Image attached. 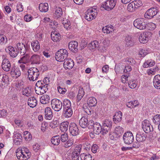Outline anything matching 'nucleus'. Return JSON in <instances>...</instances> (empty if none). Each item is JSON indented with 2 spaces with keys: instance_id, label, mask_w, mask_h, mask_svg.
I'll return each instance as SVG.
<instances>
[{
  "instance_id": "1",
  "label": "nucleus",
  "mask_w": 160,
  "mask_h": 160,
  "mask_svg": "<svg viewBox=\"0 0 160 160\" xmlns=\"http://www.w3.org/2000/svg\"><path fill=\"white\" fill-rule=\"evenodd\" d=\"M48 87L42 83V81H38L36 84L35 90L36 93L38 95H42L46 92Z\"/></svg>"
},
{
  "instance_id": "2",
  "label": "nucleus",
  "mask_w": 160,
  "mask_h": 160,
  "mask_svg": "<svg viewBox=\"0 0 160 160\" xmlns=\"http://www.w3.org/2000/svg\"><path fill=\"white\" fill-rule=\"evenodd\" d=\"M28 79L32 81L37 80L39 75V70L35 67H32L28 69Z\"/></svg>"
},
{
  "instance_id": "3",
  "label": "nucleus",
  "mask_w": 160,
  "mask_h": 160,
  "mask_svg": "<svg viewBox=\"0 0 160 160\" xmlns=\"http://www.w3.org/2000/svg\"><path fill=\"white\" fill-rule=\"evenodd\" d=\"M68 55V52L66 49H60L56 53L55 58L57 61L63 62L67 58Z\"/></svg>"
},
{
  "instance_id": "4",
  "label": "nucleus",
  "mask_w": 160,
  "mask_h": 160,
  "mask_svg": "<svg viewBox=\"0 0 160 160\" xmlns=\"http://www.w3.org/2000/svg\"><path fill=\"white\" fill-rule=\"evenodd\" d=\"M143 18H138L135 19L133 22V25L136 28L141 30L146 28L147 23Z\"/></svg>"
},
{
  "instance_id": "5",
  "label": "nucleus",
  "mask_w": 160,
  "mask_h": 160,
  "mask_svg": "<svg viewBox=\"0 0 160 160\" xmlns=\"http://www.w3.org/2000/svg\"><path fill=\"white\" fill-rule=\"evenodd\" d=\"M116 4L115 0H107L102 3L100 8L104 9L105 10H111L115 7Z\"/></svg>"
},
{
  "instance_id": "6",
  "label": "nucleus",
  "mask_w": 160,
  "mask_h": 160,
  "mask_svg": "<svg viewBox=\"0 0 160 160\" xmlns=\"http://www.w3.org/2000/svg\"><path fill=\"white\" fill-rule=\"evenodd\" d=\"M51 106L55 111L59 112L62 108V103L59 100L54 98L51 100Z\"/></svg>"
},
{
  "instance_id": "7",
  "label": "nucleus",
  "mask_w": 160,
  "mask_h": 160,
  "mask_svg": "<svg viewBox=\"0 0 160 160\" xmlns=\"http://www.w3.org/2000/svg\"><path fill=\"white\" fill-rule=\"evenodd\" d=\"M123 140L126 144H131L134 140V137L132 133L130 132H125L123 135Z\"/></svg>"
},
{
  "instance_id": "8",
  "label": "nucleus",
  "mask_w": 160,
  "mask_h": 160,
  "mask_svg": "<svg viewBox=\"0 0 160 160\" xmlns=\"http://www.w3.org/2000/svg\"><path fill=\"white\" fill-rule=\"evenodd\" d=\"M152 33L150 32H146L142 33L139 38L140 42L142 43H147L151 37Z\"/></svg>"
},
{
  "instance_id": "9",
  "label": "nucleus",
  "mask_w": 160,
  "mask_h": 160,
  "mask_svg": "<svg viewBox=\"0 0 160 160\" xmlns=\"http://www.w3.org/2000/svg\"><path fill=\"white\" fill-rule=\"evenodd\" d=\"M18 51L22 55L25 54L26 51L28 50L29 48V46L27 44H24L22 43H18L17 44Z\"/></svg>"
},
{
  "instance_id": "10",
  "label": "nucleus",
  "mask_w": 160,
  "mask_h": 160,
  "mask_svg": "<svg viewBox=\"0 0 160 160\" xmlns=\"http://www.w3.org/2000/svg\"><path fill=\"white\" fill-rule=\"evenodd\" d=\"M142 128L143 131L146 133H148L153 131V129L152 126L150 124L148 120L146 119L142 122Z\"/></svg>"
},
{
  "instance_id": "11",
  "label": "nucleus",
  "mask_w": 160,
  "mask_h": 160,
  "mask_svg": "<svg viewBox=\"0 0 160 160\" xmlns=\"http://www.w3.org/2000/svg\"><path fill=\"white\" fill-rule=\"evenodd\" d=\"M69 130L70 134L73 136H76L79 133L78 126L74 123H70L69 125Z\"/></svg>"
},
{
  "instance_id": "12",
  "label": "nucleus",
  "mask_w": 160,
  "mask_h": 160,
  "mask_svg": "<svg viewBox=\"0 0 160 160\" xmlns=\"http://www.w3.org/2000/svg\"><path fill=\"white\" fill-rule=\"evenodd\" d=\"M2 69L6 72H8L10 69L11 63L9 60L6 58H5L2 61Z\"/></svg>"
},
{
  "instance_id": "13",
  "label": "nucleus",
  "mask_w": 160,
  "mask_h": 160,
  "mask_svg": "<svg viewBox=\"0 0 160 160\" xmlns=\"http://www.w3.org/2000/svg\"><path fill=\"white\" fill-rule=\"evenodd\" d=\"M63 65L66 69H70L74 66V62L71 58H67L65 60Z\"/></svg>"
},
{
  "instance_id": "14",
  "label": "nucleus",
  "mask_w": 160,
  "mask_h": 160,
  "mask_svg": "<svg viewBox=\"0 0 160 160\" xmlns=\"http://www.w3.org/2000/svg\"><path fill=\"white\" fill-rule=\"evenodd\" d=\"M44 118L47 120H51L53 117L52 113L51 108L47 107L44 110Z\"/></svg>"
},
{
  "instance_id": "15",
  "label": "nucleus",
  "mask_w": 160,
  "mask_h": 160,
  "mask_svg": "<svg viewBox=\"0 0 160 160\" xmlns=\"http://www.w3.org/2000/svg\"><path fill=\"white\" fill-rule=\"evenodd\" d=\"M78 42L75 41H73L70 42L68 44V48L72 52H77L78 51Z\"/></svg>"
},
{
  "instance_id": "16",
  "label": "nucleus",
  "mask_w": 160,
  "mask_h": 160,
  "mask_svg": "<svg viewBox=\"0 0 160 160\" xmlns=\"http://www.w3.org/2000/svg\"><path fill=\"white\" fill-rule=\"evenodd\" d=\"M7 48L9 51V54L11 57L13 58L17 57L19 52L17 49L11 46L8 47Z\"/></svg>"
},
{
  "instance_id": "17",
  "label": "nucleus",
  "mask_w": 160,
  "mask_h": 160,
  "mask_svg": "<svg viewBox=\"0 0 160 160\" xmlns=\"http://www.w3.org/2000/svg\"><path fill=\"white\" fill-rule=\"evenodd\" d=\"M79 123L80 126L83 128H85L88 126L89 122L88 118L85 117H82L79 120Z\"/></svg>"
},
{
  "instance_id": "18",
  "label": "nucleus",
  "mask_w": 160,
  "mask_h": 160,
  "mask_svg": "<svg viewBox=\"0 0 160 160\" xmlns=\"http://www.w3.org/2000/svg\"><path fill=\"white\" fill-rule=\"evenodd\" d=\"M153 82L155 88L160 89V75L158 74L154 76Z\"/></svg>"
},
{
  "instance_id": "19",
  "label": "nucleus",
  "mask_w": 160,
  "mask_h": 160,
  "mask_svg": "<svg viewBox=\"0 0 160 160\" xmlns=\"http://www.w3.org/2000/svg\"><path fill=\"white\" fill-rule=\"evenodd\" d=\"M96 12H95L94 13H93V11H90L89 12L87 11L84 16L85 18L88 21H90L95 18L96 15Z\"/></svg>"
},
{
  "instance_id": "20",
  "label": "nucleus",
  "mask_w": 160,
  "mask_h": 160,
  "mask_svg": "<svg viewBox=\"0 0 160 160\" xmlns=\"http://www.w3.org/2000/svg\"><path fill=\"white\" fill-rule=\"evenodd\" d=\"M11 74L12 77L17 78L21 75V72L18 68L13 67L12 68Z\"/></svg>"
},
{
  "instance_id": "21",
  "label": "nucleus",
  "mask_w": 160,
  "mask_h": 160,
  "mask_svg": "<svg viewBox=\"0 0 160 160\" xmlns=\"http://www.w3.org/2000/svg\"><path fill=\"white\" fill-rule=\"evenodd\" d=\"M40 58L39 55L34 54L32 55L30 59V62L31 64H38L40 63Z\"/></svg>"
},
{
  "instance_id": "22",
  "label": "nucleus",
  "mask_w": 160,
  "mask_h": 160,
  "mask_svg": "<svg viewBox=\"0 0 160 160\" xmlns=\"http://www.w3.org/2000/svg\"><path fill=\"white\" fill-rule=\"evenodd\" d=\"M147 135L143 133L138 132L136 135V139L138 142H142L145 140Z\"/></svg>"
},
{
  "instance_id": "23",
  "label": "nucleus",
  "mask_w": 160,
  "mask_h": 160,
  "mask_svg": "<svg viewBox=\"0 0 160 160\" xmlns=\"http://www.w3.org/2000/svg\"><path fill=\"white\" fill-rule=\"evenodd\" d=\"M8 77L7 75L2 74L0 76V85L2 86L8 84Z\"/></svg>"
},
{
  "instance_id": "24",
  "label": "nucleus",
  "mask_w": 160,
  "mask_h": 160,
  "mask_svg": "<svg viewBox=\"0 0 160 160\" xmlns=\"http://www.w3.org/2000/svg\"><path fill=\"white\" fill-rule=\"evenodd\" d=\"M51 36L52 39L53 41L57 42L60 40L61 38L60 34L57 32H52Z\"/></svg>"
},
{
  "instance_id": "25",
  "label": "nucleus",
  "mask_w": 160,
  "mask_h": 160,
  "mask_svg": "<svg viewBox=\"0 0 160 160\" xmlns=\"http://www.w3.org/2000/svg\"><path fill=\"white\" fill-rule=\"evenodd\" d=\"M93 124V130L97 134H99L101 133L102 134V126L100 125L99 123H95Z\"/></svg>"
},
{
  "instance_id": "26",
  "label": "nucleus",
  "mask_w": 160,
  "mask_h": 160,
  "mask_svg": "<svg viewBox=\"0 0 160 160\" xmlns=\"http://www.w3.org/2000/svg\"><path fill=\"white\" fill-rule=\"evenodd\" d=\"M28 105L31 108L35 107L37 104V101L35 98L31 97L28 99Z\"/></svg>"
},
{
  "instance_id": "27",
  "label": "nucleus",
  "mask_w": 160,
  "mask_h": 160,
  "mask_svg": "<svg viewBox=\"0 0 160 160\" xmlns=\"http://www.w3.org/2000/svg\"><path fill=\"white\" fill-rule=\"evenodd\" d=\"M122 114L121 111L116 112L113 116V119L115 123L119 122L122 120Z\"/></svg>"
},
{
  "instance_id": "28",
  "label": "nucleus",
  "mask_w": 160,
  "mask_h": 160,
  "mask_svg": "<svg viewBox=\"0 0 160 160\" xmlns=\"http://www.w3.org/2000/svg\"><path fill=\"white\" fill-rule=\"evenodd\" d=\"M63 112L65 118H68L70 117L73 113L72 108H68L63 109Z\"/></svg>"
},
{
  "instance_id": "29",
  "label": "nucleus",
  "mask_w": 160,
  "mask_h": 160,
  "mask_svg": "<svg viewBox=\"0 0 160 160\" xmlns=\"http://www.w3.org/2000/svg\"><path fill=\"white\" fill-rule=\"evenodd\" d=\"M123 132L124 129L122 127L120 126H118L115 128L114 136H116L117 135V136L119 138L123 133Z\"/></svg>"
},
{
  "instance_id": "30",
  "label": "nucleus",
  "mask_w": 160,
  "mask_h": 160,
  "mask_svg": "<svg viewBox=\"0 0 160 160\" xmlns=\"http://www.w3.org/2000/svg\"><path fill=\"white\" fill-rule=\"evenodd\" d=\"M139 104V103L138 100H134L127 102L126 104V106L128 108L131 109L138 106Z\"/></svg>"
},
{
  "instance_id": "31",
  "label": "nucleus",
  "mask_w": 160,
  "mask_h": 160,
  "mask_svg": "<svg viewBox=\"0 0 160 160\" xmlns=\"http://www.w3.org/2000/svg\"><path fill=\"white\" fill-rule=\"evenodd\" d=\"M50 97L47 95H44L40 98V102L42 104H46L49 102Z\"/></svg>"
},
{
  "instance_id": "32",
  "label": "nucleus",
  "mask_w": 160,
  "mask_h": 160,
  "mask_svg": "<svg viewBox=\"0 0 160 160\" xmlns=\"http://www.w3.org/2000/svg\"><path fill=\"white\" fill-rule=\"evenodd\" d=\"M69 122L68 121L64 122L61 123L60 125V128L62 132H65L68 129Z\"/></svg>"
},
{
  "instance_id": "33",
  "label": "nucleus",
  "mask_w": 160,
  "mask_h": 160,
  "mask_svg": "<svg viewBox=\"0 0 160 160\" xmlns=\"http://www.w3.org/2000/svg\"><path fill=\"white\" fill-rule=\"evenodd\" d=\"M60 137L59 135L53 137L51 139L52 143L54 145H58L60 143Z\"/></svg>"
},
{
  "instance_id": "34",
  "label": "nucleus",
  "mask_w": 160,
  "mask_h": 160,
  "mask_svg": "<svg viewBox=\"0 0 160 160\" xmlns=\"http://www.w3.org/2000/svg\"><path fill=\"white\" fill-rule=\"evenodd\" d=\"M30 56L28 54H26L24 56L22 57L18 62L20 63L26 64L30 61Z\"/></svg>"
},
{
  "instance_id": "35",
  "label": "nucleus",
  "mask_w": 160,
  "mask_h": 160,
  "mask_svg": "<svg viewBox=\"0 0 160 160\" xmlns=\"http://www.w3.org/2000/svg\"><path fill=\"white\" fill-rule=\"evenodd\" d=\"M31 46L34 52H37L40 49V44L38 41H36L31 43Z\"/></svg>"
},
{
  "instance_id": "36",
  "label": "nucleus",
  "mask_w": 160,
  "mask_h": 160,
  "mask_svg": "<svg viewBox=\"0 0 160 160\" xmlns=\"http://www.w3.org/2000/svg\"><path fill=\"white\" fill-rule=\"evenodd\" d=\"M125 41L126 44L128 46H132L134 44V42L133 39L130 36H126Z\"/></svg>"
},
{
  "instance_id": "37",
  "label": "nucleus",
  "mask_w": 160,
  "mask_h": 160,
  "mask_svg": "<svg viewBox=\"0 0 160 160\" xmlns=\"http://www.w3.org/2000/svg\"><path fill=\"white\" fill-rule=\"evenodd\" d=\"M87 104L90 107H94L97 103V101L95 98L94 97H91L88 99Z\"/></svg>"
},
{
  "instance_id": "38",
  "label": "nucleus",
  "mask_w": 160,
  "mask_h": 160,
  "mask_svg": "<svg viewBox=\"0 0 160 160\" xmlns=\"http://www.w3.org/2000/svg\"><path fill=\"white\" fill-rule=\"evenodd\" d=\"M155 63L154 61L152 59H149L144 62L143 65V67L144 68H147L153 66Z\"/></svg>"
},
{
  "instance_id": "39",
  "label": "nucleus",
  "mask_w": 160,
  "mask_h": 160,
  "mask_svg": "<svg viewBox=\"0 0 160 160\" xmlns=\"http://www.w3.org/2000/svg\"><path fill=\"white\" fill-rule=\"evenodd\" d=\"M113 28V26L112 25H108L105 28L103 27L102 28V30L104 33H110L112 32V30Z\"/></svg>"
},
{
  "instance_id": "40",
  "label": "nucleus",
  "mask_w": 160,
  "mask_h": 160,
  "mask_svg": "<svg viewBox=\"0 0 160 160\" xmlns=\"http://www.w3.org/2000/svg\"><path fill=\"white\" fill-rule=\"evenodd\" d=\"M99 43L97 40L92 42L88 44V47H91L92 49L97 48L99 49Z\"/></svg>"
},
{
  "instance_id": "41",
  "label": "nucleus",
  "mask_w": 160,
  "mask_h": 160,
  "mask_svg": "<svg viewBox=\"0 0 160 160\" xmlns=\"http://www.w3.org/2000/svg\"><path fill=\"white\" fill-rule=\"evenodd\" d=\"M8 38L4 34H0V45H2L7 43Z\"/></svg>"
},
{
  "instance_id": "42",
  "label": "nucleus",
  "mask_w": 160,
  "mask_h": 160,
  "mask_svg": "<svg viewBox=\"0 0 160 160\" xmlns=\"http://www.w3.org/2000/svg\"><path fill=\"white\" fill-rule=\"evenodd\" d=\"M80 158L81 160H92V157L90 154H86L84 153H83L81 154Z\"/></svg>"
},
{
  "instance_id": "43",
  "label": "nucleus",
  "mask_w": 160,
  "mask_h": 160,
  "mask_svg": "<svg viewBox=\"0 0 160 160\" xmlns=\"http://www.w3.org/2000/svg\"><path fill=\"white\" fill-rule=\"evenodd\" d=\"M71 105V102L69 100L66 99L63 101V109L68 108H72Z\"/></svg>"
},
{
  "instance_id": "44",
  "label": "nucleus",
  "mask_w": 160,
  "mask_h": 160,
  "mask_svg": "<svg viewBox=\"0 0 160 160\" xmlns=\"http://www.w3.org/2000/svg\"><path fill=\"white\" fill-rule=\"evenodd\" d=\"M22 94L27 97L30 96L32 94V91L29 88H26L23 90Z\"/></svg>"
},
{
  "instance_id": "45",
  "label": "nucleus",
  "mask_w": 160,
  "mask_h": 160,
  "mask_svg": "<svg viewBox=\"0 0 160 160\" xmlns=\"http://www.w3.org/2000/svg\"><path fill=\"white\" fill-rule=\"evenodd\" d=\"M112 122L109 119H106L103 121L102 125L109 127V128H111L112 126Z\"/></svg>"
},
{
  "instance_id": "46",
  "label": "nucleus",
  "mask_w": 160,
  "mask_h": 160,
  "mask_svg": "<svg viewBox=\"0 0 160 160\" xmlns=\"http://www.w3.org/2000/svg\"><path fill=\"white\" fill-rule=\"evenodd\" d=\"M39 10H48V5L47 3H41L39 4L38 7Z\"/></svg>"
},
{
  "instance_id": "47",
  "label": "nucleus",
  "mask_w": 160,
  "mask_h": 160,
  "mask_svg": "<svg viewBox=\"0 0 160 160\" xmlns=\"http://www.w3.org/2000/svg\"><path fill=\"white\" fill-rule=\"evenodd\" d=\"M102 135H105L109 132H110L111 129V128H109L108 127L104 126L103 125H102Z\"/></svg>"
},
{
  "instance_id": "48",
  "label": "nucleus",
  "mask_w": 160,
  "mask_h": 160,
  "mask_svg": "<svg viewBox=\"0 0 160 160\" xmlns=\"http://www.w3.org/2000/svg\"><path fill=\"white\" fill-rule=\"evenodd\" d=\"M152 11H147L144 15L145 18L148 19L152 18L154 16Z\"/></svg>"
},
{
  "instance_id": "49",
  "label": "nucleus",
  "mask_w": 160,
  "mask_h": 160,
  "mask_svg": "<svg viewBox=\"0 0 160 160\" xmlns=\"http://www.w3.org/2000/svg\"><path fill=\"white\" fill-rule=\"evenodd\" d=\"M153 122L156 124L158 125L160 123V115H155L153 118Z\"/></svg>"
},
{
  "instance_id": "50",
  "label": "nucleus",
  "mask_w": 160,
  "mask_h": 160,
  "mask_svg": "<svg viewBox=\"0 0 160 160\" xmlns=\"http://www.w3.org/2000/svg\"><path fill=\"white\" fill-rule=\"evenodd\" d=\"M79 153L73 152L72 154V160H79Z\"/></svg>"
},
{
  "instance_id": "51",
  "label": "nucleus",
  "mask_w": 160,
  "mask_h": 160,
  "mask_svg": "<svg viewBox=\"0 0 160 160\" xmlns=\"http://www.w3.org/2000/svg\"><path fill=\"white\" fill-rule=\"evenodd\" d=\"M60 137L61 141L62 142H65L68 140V135L67 133H64V134H62Z\"/></svg>"
},
{
  "instance_id": "52",
  "label": "nucleus",
  "mask_w": 160,
  "mask_h": 160,
  "mask_svg": "<svg viewBox=\"0 0 160 160\" xmlns=\"http://www.w3.org/2000/svg\"><path fill=\"white\" fill-rule=\"evenodd\" d=\"M73 143V141L71 139H69L65 143L64 147L65 148H68L72 146Z\"/></svg>"
},
{
  "instance_id": "53",
  "label": "nucleus",
  "mask_w": 160,
  "mask_h": 160,
  "mask_svg": "<svg viewBox=\"0 0 160 160\" xmlns=\"http://www.w3.org/2000/svg\"><path fill=\"white\" fill-rule=\"evenodd\" d=\"M132 68L131 66L129 65H127L126 66L125 69H124V73H126V75H129V72L132 70Z\"/></svg>"
},
{
  "instance_id": "54",
  "label": "nucleus",
  "mask_w": 160,
  "mask_h": 160,
  "mask_svg": "<svg viewBox=\"0 0 160 160\" xmlns=\"http://www.w3.org/2000/svg\"><path fill=\"white\" fill-rule=\"evenodd\" d=\"M62 11H55V12L54 13V16L57 18L61 17L62 14Z\"/></svg>"
},
{
  "instance_id": "55",
  "label": "nucleus",
  "mask_w": 160,
  "mask_h": 160,
  "mask_svg": "<svg viewBox=\"0 0 160 160\" xmlns=\"http://www.w3.org/2000/svg\"><path fill=\"white\" fill-rule=\"evenodd\" d=\"M147 26L149 28V30H152L154 29L156 27V25L154 23L152 22H150L148 23H147Z\"/></svg>"
},
{
  "instance_id": "56",
  "label": "nucleus",
  "mask_w": 160,
  "mask_h": 160,
  "mask_svg": "<svg viewBox=\"0 0 160 160\" xmlns=\"http://www.w3.org/2000/svg\"><path fill=\"white\" fill-rule=\"evenodd\" d=\"M128 84L129 87L132 89L134 88L137 86V83L135 82H133V81H129Z\"/></svg>"
},
{
  "instance_id": "57",
  "label": "nucleus",
  "mask_w": 160,
  "mask_h": 160,
  "mask_svg": "<svg viewBox=\"0 0 160 160\" xmlns=\"http://www.w3.org/2000/svg\"><path fill=\"white\" fill-rule=\"evenodd\" d=\"M28 153H23L22 155V160H26L30 157V152H28Z\"/></svg>"
},
{
  "instance_id": "58",
  "label": "nucleus",
  "mask_w": 160,
  "mask_h": 160,
  "mask_svg": "<svg viewBox=\"0 0 160 160\" xmlns=\"http://www.w3.org/2000/svg\"><path fill=\"white\" fill-rule=\"evenodd\" d=\"M62 24L65 28L66 29H68V28H70L69 26L71 25L70 22L69 21H68L67 20L66 21H63Z\"/></svg>"
},
{
  "instance_id": "59",
  "label": "nucleus",
  "mask_w": 160,
  "mask_h": 160,
  "mask_svg": "<svg viewBox=\"0 0 160 160\" xmlns=\"http://www.w3.org/2000/svg\"><path fill=\"white\" fill-rule=\"evenodd\" d=\"M58 92L62 94H64L67 91L66 89L62 88L60 86L58 87Z\"/></svg>"
},
{
  "instance_id": "60",
  "label": "nucleus",
  "mask_w": 160,
  "mask_h": 160,
  "mask_svg": "<svg viewBox=\"0 0 160 160\" xmlns=\"http://www.w3.org/2000/svg\"><path fill=\"white\" fill-rule=\"evenodd\" d=\"M147 54V53L145 50L141 49L139 51V54L141 57H144Z\"/></svg>"
},
{
  "instance_id": "61",
  "label": "nucleus",
  "mask_w": 160,
  "mask_h": 160,
  "mask_svg": "<svg viewBox=\"0 0 160 160\" xmlns=\"http://www.w3.org/2000/svg\"><path fill=\"white\" fill-rule=\"evenodd\" d=\"M23 152L21 151L20 152H16V155L18 158L20 160H22V155L23 154Z\"/></svg>"
},
{
  "instance_id": "62",
  "label": "nucleus",
  "mask_w": 160,
  "mask_h": 160,
  "mask_svg": "<svg viewBox=\"0 0 160 160\" xmlns=\"http://www.w3.org/2000/svg\"><path fill=\"white\" fill-rule=\"evenodd\" d=\"M42 83H44V85L47 86L48 87V85L49 83V80L48 77L44 78V79L42 81Z\"/></svg>"
},
{
  "instance_id": "63",
  "label": "nucleus",
  "mask_w": 160,
  "mask_h": 160,
  "mask_svg": "<svg viewBox=\"0 0 160 160\" xmlns=\"http://www.w3.org/2000/svg\"><path fill=\"white\" fill-rule=\"evenodd\" d=\"M33 150L36 152H37L40 149V146L38 144H36L33 146Z\"/></svg>"
},
{
  "instance_id": "64",
  "label": "nucleus",
  "mask_w": 160,
  "mask_h": 160,
  "mask_svg": "<svg viewBox=\"0 0 160 160\" xmlns=\"http://www.w3.org/2000/svg\"><path fill=\"white\" fill-rule=\"evenodd\" d=\"M98 148V145L96 144L93 145L92 147V152L94 153L96 152Z\"/></svg>"
}]
</instances>
